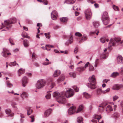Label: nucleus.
<instances>
[{"instance_id": "49530a36", "label": "nucleus", "mask_w": 123, "mask_h": 123, "mask_svg": "<svg viewBox=\"0 0 123 123\" xmlns=\"http://www.w3.org/2000/svg\"><path fill=\"white\" fill-rule=\"evenodd\" d=\"M89 70L90 71H93L94 70V67L91 65L90 66L89 68Z\"/></svg>"}, {"instance_id": "864d4df0", "label": "nucleus", "mask_w": 123, "mask_h": 123, "mask_svg": "<svg viewBox=\"0 0 123 123\" xmlns=\"http://www.w3.org/2000/svg\"><path fill=\"white\" fill-rule=\"evenodd\" d=\"M42 2L44 5H47L48 4V2L47 0H43Z\"/></svg>"}, {"instance_id": "69168bd1", "label": "nucleus", "mask_w": 123, "mask_h": 123, "mask_svg": "<svg viewBox=\"0 0 123 123\" xmlns=\"http://www.w3.org/2000/svg\"><path fill=\"white\" fill-rule=\"evenodd\" d=\"M35 54L34 53H33L32 55V58L34 59L35 58Z\"/></svg>"}, {"instance_id": "680f3d73", "label": "nucleus", "mask_w": 123, "mask_h": 123, "mask_svg": "<svg viewBox=\"0 0 123 123\" xmlns=\"http://www.w3.org/2000/svg\"><path fill=\"white\" fill-rule=\"evenodd\" d=\"M78 51V48H75L74 51V53L75 54H76L77 53Z\"/></svg>"}, {"instance_id": "412c9836", "label": "nucleus", "mask_w": 123, "mask_h": 123, "mask_svg": "<svg viewBox=\"0 0 123 123\" xmlns=\"http://www.w3.org/2000/svg\"><path fill=\"white\" fill-rule=\"evenodd\" d=\"M65 76L63 75H61L59 78L57 80V81L58 83H59L61 81H63L65 79Z\"/></svg>"}, {"instance_id": "e2e57ef3", "label": "nucleus", "mask_w": 123, "mask_h": 123, "mask_svg": "<svg viewBox=\"0 0 123 123\" xmlns=\"http://www.w3.org/2000/svg\"><path fill=\"white\" fill-rule=\"evenodd\" d=\"M46 46L50 48H51L54 47V46L53 45H46Z\"/></svg>"}, {"instance_id": "f03ea898", "label": "nucleus", "mask_w": 123, "mask_h": 123, "mask_svg": "<svg viewBox=\"0 0 123 123\" xmlns=\"http://www.w3.org/2000/svg\"><path fill=\"white\" fill-rule=\"evenodd\" d=\"M16 22V19L15 18H10L9 19L5 21H4V24L5 25H7L9 27H6V29L2 30V31H6L7 30H9L12 26L11 24H14Z\"/></svg>"}, {"instance_id": "79ce46f5", "label": "nucleus", "mask_w": 123, "mask_h": 123, "mask_svg": "<svg viewBox=\"0 0 123 123\" xmlns=\"http://www.w3.org/2000/svg\"><path fill=\"white\" fill-rule=\"evenodd\" d=\"M112 7L113 9L115 11H118L119 9L118 7L114 5L112 6Z\"/></svg>"}, {"instance_id": "0e129e2a", "label": "nucleus", "mask_w": 123, "mask_h": 123, "mask_svg": "<svg viewBox=\"0 0 123 123\" xmlns=\"http://www.w3.org/2000/svg\"><path fill=\"white\" fill-rule=\"evenodd\" d=\"M1 24L2 25H1L0 26V30L2 29L3 27H5V25H4L3 24V23H2Z\"/></svg>"}, {"instance_id": "a878e982", "label": "nucleus", "mask_w": 123, "mask_h": 123, "mask_svg": "<svg viewBox=\"0 0 123 123\" xmlns=\"http://www.w3.org/2000/svg\"><path fill=\"white\" fill-rule=\"evenodd\" d=\"M20 96L22 98H25L27 97L28 96V95L26 92H24L22 94H21Z\"/></svg>"}, {"instance_id": "13d9d810", "label": "nucleus", "mask_w": 123, "mask_h": 123, "mask_svg": "<svg viewBox=\"0 0 123 123\" xmlns=\"http://www.w3.org/2000/svg\"><path fill=\"white\" fill-rule=\"evenodd\" d=\"M118 98V97L117 96H115L113 97V99L114 101L117 100Z\"/></svg>"}, {"instance_id": "473e14b6", "label": "nucleus", "mask_w": 123, "mask_h": 123, "mask_svg": "<svg viewBox=\"0 0 123 123\" xmlns=\"http://www.w3.org/2000/svg\"><path fill=\"white\" fill-rule=\"evenodd\" d=\"M119 75V73L117 72H114L112 74L111 76V77L115 78L117 76Z\"/></svg>"}, {"instance_id": "72a5a7b5", "label": "nucleus", "mask_w": 123, "mask_h": 123, "mask_svg": "<svg viewBox=\"0 0 123 123\" xmlns=\"http://www.w3.org/2000/svg\"><path fill=\"white\" fill-rule=\"evenodd\" d=\"M83 119L81 117H78L77 119V121L78 123H83Z\"/></svg>"}, {"instance_id": "5701e85b", "label": "nucleus", "mask_w": 123, "mask_h": 123, "mask_svg": "<svg viewBox=\"0 0 123 123\" xmlns=\"http://www.w3.org/2000/svg\"><path fill=\"white\" fill-rule=\"evenodd\" d=\"M75 0H66L64 2V3H66L68 4H72L74 3Z\"/></svg>"}, {"instance_id": "6ab92c4d", "label": "nucleus", "mask_w": 123, "mask_h": 123, "mask_svg": "<svg viewBox=\"0 0 123 123\" xmlns=\"http://www.w3.org/2000/svg\"><path fill=\"white\" fill-rule=\"evenodd\" d=\"M83 96L86 98L88 99L91 98L92 96L91 95L89 94L86 92H84L83 93Z\"/></svg>"}, {"instance_id": "de8ad7c7", "label": "nucleus", "mask_w": 123, "mask_h": 123, "mask_svg": "<svg viewBox=\"0 0 123 123\" xmlns=\"http://www.w3.org/2000/svg\"><path fill=\"white\" fill-rule=\"evenodd\" d=\"M110 89L109 88H107L106 90L102 91V93H105L106 92H109L110 91Z\"/></svg>"}, {"instance_id": "7c9ffc66", "label": "nucleus", "mask_w": 123, "mask_h": 123, "mask_svg": "<svg viewBox=\"0 0 123 123\" xmlns=\"http://www.w3.org/2000/svg\"><path fill=\"white\" fill-rule=\"evenodd\" d=\"M106 110V111L109 112V111H112L113 109L110 105H108L107 106Z\"/></svg>"}, {"instance_id": "20e7f679", "label": "nucleus", "mask_w": 123, "mask_h": 123, "mask_svg": "<svg viewBox=\"0 0 123 123\" xmlns=\"http://www.w3.org/2000/svg\"><path fill=\"white\" fill-rule=\"evenodd\" d=\"M116 43H118V44H121L123 43V40L120 41V39L119 37H115L113 38H111L109 42L108 47L110 48L115 45Z\"/></svg>"}, {"instance_id": "f704fd0d", "label": "nucleus", "mask_w": 123, "mask_h": 123, "mask_svg": "<svg viewBox=\"0 0 123 123\" xmlns=\"http://www.w3.org/2000/svg\"><path fill=\"white\" fill-rule=\"evenodd\" d=\"M69 74L71 77H72L74 78L76 77V74L75 73L70 72L69 73Z\"/></svg>"}, {"instance_id": "c85d7f7f", "label": "nucleus", "mask_w": 123, "mask_h": 123, "mask_svg": "<svg viewBox=\"0 0 123 123\" xmlns=\"http://www.w3.org/2000/svg\"><path fill=\"white\" fill-rule=\"evenodd\" d=\"M23 44L25 47H26L29 46V42L27 40H25L23 41Z\"/></svg>"}, {"instance_id": "4be33fe9", "label": "nucleus", "mask_w": 123, "mask_h": 123, "mask_svg": "<svg viewBox=\"0 0 123 123\" xmlns=\"http://www.w3.org/2000/svg\"><path fill=\"white\" fill-rule=\"evenodd\" d=\"M68 20V18L67 17H63L60 18L61 22L65 23L67 22Z\"/></svg>"}, {"instance_id": "4468645a", "label": "nucleus", "mask_w": 123, "mask_h": 123, "mask_svg": "<svg viewBox=\"0 0 123 123\" xmlns=\"http://www.w3.org/2000/svg\"><path fill=\"white\" fill-rule=\"evenodd\" d=\"M22 86L25 87L26 86V85L28 82V79L27 77L26 76L24 77L22 80Z\"/></svg>"}, {"instance_id": "cd10ccee", "label": "nucleus", "mask_w": 123, "mask_h": 123, "mask_svg": "<svg viewBox=\"0 0 123 123\" xmlns=\"http://www.w3.org/2000/svg\"><path fill=\"white\" fill-rule=\"evenodd\" d=\"M93 117L95 119H97L98 122H99V120L101 118V117L100 115H98L97 114H95L93 116Z\"/></svg>"}, {"instance_id": "423d86ee", "label": "nucleus", "mask_w": 123, "mask_h": 123, "mask_svg": "<svg viewBox=\"0 0 123 123\" xmlns=\"http://www.w3.org/2000/svg\"><path fill=\"white\" fill-rule=\"evenodd\" d=\"M46 83V81L44 80H39L37 82L36 84V88L37 89H41L45 86Z\"/></svg>"}, {"instance_id": "a19ab883", "label": "nucleus", "mask_w": 123, "mask_h": 123, "mask_svg": "<svg viewBox=\"0 0 123 123\" xmlns=\"http://www.w3.org/2000/svg\"><path fill=\"white\" fill-rule=\"evenodd\" d=\"M32 110L29 108L27 111V115L29 116L30 115L32 112Z\"/></svg>"}, {"instance_id": "f8f14e48", "label": "nucleus", "mask_w": 123, "mask_h": 123, "mask_svg": "<svg viewBox=\"0 0 123 123\" xmlns=\"http://www.w3.org/2000/svg\"><path fill=\"white\" fill-rule=\"evenodd\" d=\"M5 111L6 114L8 115V116L13 117L14 116V113L12 112L11 110L10 109H6Z\"/></svg>"}, {"instance_id": "6e6552de", "label": "nucleus", "mask_w": 123, "mask_h": 123, "mask_svg": "<svg viewBox=\"0 0 123 123\" xmlns=\"http://www.w3.org/2000/svg\"><path fill=\"white\" fill-rule=\"evenodd\" d=\"M63 92L65 93V96L68 98L73 96L74 94V90L70 88L67 90L66 92Z\"/></svg>"}, {"instance_id": "774afa93", "label": "nucleus", "mask_w": 123, "mask_h": 123, "mask_svg": "<svg viewBox=\"0 0 123 123\" xmlns=\"http://www.w3.org/2000/svg\"><path fill=\"white\" fill-rule=\"evenodd\" d=\"M37 26H42V24L41 23H37Z\"/></svg>"}, {"instance_id": "e433bc0d", "label": "nucleus", "mask_w": 123, "mask_h": 123, "mask_svg": "<svg viewBox=\"0 0 123 123\" xmlns=\"http://www.w3.org/2000/svg\"><path fill=\"white\" fill-rule=\"evenodd\" d=\"M6 83L7 85V86L8 87H11L13 86V85L10 83V82L8 81H6Z\"/></svg>"}, {"instance_id": "37998d69", "label": "nucleus", "mask_w": 123, "mask_h": 123, "mask_svg": "<svg viewBox=\"0 0 123 123\" xmlns=\"http://www.w3.org/2000/svg\"><path fill=\"white\" fill-rule=\"evenodd\" d=\"M17 64V65H18V64L16 63L15 61H14V62H12L10 63V64L9 65L11 66V65H12L13 66H15Z\"/></svg>"}, {"instance_id": "a211bd4d", "label": "nucleus", "mask_w": 123, "mask_h": 123, "mask_svg": "<svg viewBox=\"0 0 123 123\" xmlns=\"http://www.w3.org/2000/svg\"><path fill=\"white\" fill-rule=\"evenodd\" d=\"M121 87V86L120 85L118 84H115L113 86V89L114 90H119Z\"/></svg>"}, {"instance_id": "bb28decb", "label": "nucleus", "mask_w": 123, "mask_h": 123, "mask_svg": "<svg viewBox=\"0 0 123 123\" xmlns=\"http://www.w3.org/2000/svg\"><path fill=\"white\" fill-rule=\"evenodd\" d=\"M8 50L5 49H3V51L2 53V55L4 57H6V54L7 53Z\"/></svg>"}, {"instance_id": "338daca9", "label": "nucleus", "mask_w": 123, "mask_h": 123, "mask_svg": "<svg viewBox=\"0 0 123 123\" xmlns=\"http://www.w3.org/2000/svg\"><path fill=\"white\" fill-rule=\"evenodd\" d=\"M76 6H73V9L74 10H78V8H76Z\"/></svg>"}, {"instance_id": "f3484780", "label": "nucleus", "mask_w": 123, "mask_h": 123, "mask_svg": "<svg viewBox=\"0 0 123 123\" xmlns=\"http://www.w3.org/2000/svg\"><path fill=\"white\" fill-rule=\"evenodd\" d=\"M60 74V71L59 70H57L55 71L53 76L54 77H55L59 76Z\"/></svg>"}, {"instance_id": "a18cd8bd", "label": "nucleus", "mask_w": 123, "mask_h": 123, "mask_svg": "<svg viewBox=\"0 0 123 123\" xmlns=\"http://www.w3.org/2000/svg\"><path fill=\"white\" fill-rule=\"evenodd\" d=\"M100 40L101 43H104L105 41V38L104 37H102L100 38Z\"/></svg>"}, {"instance_id": "bf43d9fd", "label": "nucleus", "mask_w": 123, "mask_h": 123, "mask_svg": "<svg viewBox=\"0 0 123 123\" xmlns=\"http://www.w3.org/2000/svg\"><path fill=\"white\" fill-rule=\"evenodd\" d=\"M34 116H31L30 117L31 119V121L32 122H34Z\"/></svg>"}, {"instance_id": "1a4fd4ad", "label": "nucleus", "mask_w": 123, "mask_h": 123, "mask_svg": "<svg viewBox=\"0 0 123 123\" xmlns=\"http://www.w3.org/2000/svg\"><path fill=\"white\" fill-rule=\"evenodd\" d=\"M84 13L86 19L88 20H90L92 17V15L91 10L89 9L86 10L84 11Z\"/></svg>"}, {"instance_id": "f257e3e1", "label": "nucleus", "mask_w": 123, "mask_h": 123, "mask_svg": "<svg viewBox=\"0 0 123 123\" xmlns=\"http://www.w3.org/2000/svg\"><path fill=\"white\" fill-rule=\"evenodd\" d=\"M53 97L57 99V101L59 103L64 104L66 102L65 98V93L62 92L59 93L58 92H54L53 94Z\"/></svg>"}, {"instance_id": "7ed1b4c3", "label": "nucleus", "mask_w": 123, "mask_h": 123, "mask_svg": "<svg viewBox=\"0 0 123 123\" xmlns=\"http://www.w3.org/2000/svg\"><path fill=\"white\" fill-rule=\"evenodd\" d=\"M89 83L86 84L87 86L91 89H95L96 88L95 84L96 83V81L95 76L93 75L91 77H90L89 78Z\"/></svg>"}, {"instance_id": "5fc2aeb1", "label": "nucleus", "mask_w": 123, "mask_h": 123, "mask_svg": "<svg viewBox=\"0 0 123 123\" xmlns=\"http://www.w3.org/2000/svg\"><path fill=\"white\" fill-rule=\"evenodd\" d=\"M51 14L57 16L58 15V13L55 10H54L52 11Z\"/></svg>"}, {"instance_id": "ea45409f", "label": "nucleus", "mask_w": 123, "mask_h": 123, "mask_svg": "<svg viewBox=\"0 0 123 123\" xmlns=\"http://www.w3.org/2000/svg\"><path fill=\"white\" fill-rule=\"evenodd\" d=\"M8 40L9 41V43H11V46L15 45L14 43H13V39L11 38H9L8 39Z\"/></svg>"}, {"instance_id": "393cba45", "label": "nucleus", "mask_w": 123, "mask_h": 123, "mask_svg": "<svg viewBox=\"0 0 123 123\" xmlns=\"http://www.w3.org/2000/svg\"><path fill=\"white\" fill-rule=\"evenodd\" d=\"M84 108L83 106V105H80L76 111V113H78L82 111Z\"/></svg>"}, {"instance_id": "9b49d317", "label": "nucleus", "mask_w": 123, "mask_h": 123, "mask_svg": "<svg viewBox=\"0 0 123 123\" xmlns=\"http://www.w3.org/2000/svg\"><path fill=\"white\" fill-rule=\"evenodd\" d=\"M117 62L118 64H123V57L118 55L117 57Z\"/></svg>"}, {"instance_id": "b1692460", "label": "nucleus", "mask_w": 123, "mask_h": 123, "mask_svg": "<svg viewBox=\"0 0 123 123\" xmlns=\"http://www.w3.org/2000/svg\"><path fill=\"white\" fill-rule=\"evenodd\" d=\"M112 117L115 119H116L119 117V115L118 113L115 112L112 115Z\"/></svg>"}, {"instance_id": "603ef678", "label": "nucleus", "mask_w": 123, "mask_h": 123, "mask_svg": "<svg viewBox=\"0 0 123 123\" xmlns=\"http://www.w3.org/2000/svg\"><path fill=\"white\" fill-rule=\"evenodd\" d=\"M90 63L89 62H87L86 63L85 65V66L84 67H83V68H84V69L85 70L86 67H87L89 64Z\"/></svg>"}, {"instance_id": "9d476101", "label": "nucleus", "mask_w": 123, "mask_h": 123, "mask_svg": "<svg viewBox=\"0 0 123 123\" xmlns=\"http://www.w3.org/2000/svg\"><path fill=\"white\" fill-rule=\"evenodd\" d=\"M107 50L106 49L104 50V52L101 55L100 57L102 59H106L108 56V53L106 52Z\"/></svg>"}, {"instance_id": "dca6fc26", "label": "nucleus", "mask_w": 123, "mask_h": 123, "mask_svg": "<svg viewBox=\"0 0 123 123\" xmlns=\"http://www.w3.org/2000/svg\"><path fill=\"white\" fill-rule=\"evenodd\" d=\"M52 111V109H49L46 110L44 113V116L46 117H48Z\"/></svg>"}, {"instance_id": "39448f33", "label": "nucleus", "mask_w": 123, "mask_h": 123, "mask_svg": "<svg viewBox=\"0 0 123 123\" xmlns=\"http://www.w3.org/2000/svg\"><path fill=\"white\" fill-rule=\"evenodd\" d=\"M102 20L104 25H106L109 23V18L108 13L106 12L105 11L104 12L102 16Z\"/></svg>"}, {"instance_id": "2eb2a0df", "label": "nucleus", "mask_w": 123, "mask_h": 123, "mask_svg": "<svg viewBox=\"0 0 123 123\" xmlns=\"http://www.w3.org/2000/svg\"><path fill=\"white\" fill-rule=\"evenodd\" d=\"M87 36L85 34L83 35L80 40L79 41V43H81L86 41L87 40Z\"/></svg>"}, {"instance_id": "58836bf2", "label": "nucleus", "mask_w": 123, "mask_h": 123, "mask_svg": "<svg viewBox=\"0 0 123 123\" xmlns=\"http://www.w3.org/2000/svg\"><path fill=\"white\" fill-rule=\"evenodd\" d=\"M103 91L101 88L98 89L96 91L97 94V95L100 94L101 92L102 93V91Z\"/></svg>"}, {"instance_id": "2f4dec72", "label": "nucleus", "mask_w": 123, "mask_h": 123, "mask_svg": "<svg viewBox=\"0 0 123 123\" xmlns=\"http://www.w3.org/2000/svg\"><path fill=\"white\" fill-rule=\"evenodd\" d=\"M25 72L24 70L22 68L20 69L18 71V74L19 76H20V75Z\"/></svg>"}, {"instance_id": "4c0bfd02", "label": "nucleus", "mask_w": 123, "mask_h": 123, "mask_svg": "<svg viewBox=\"0 0 123 123\" xmlns=\"http://www.w3.org/2000/svg\"><path fill=\"white\" fill-rule=\"evenodd\" d=\"M99 32V31L97 29H96L95 30L93 31H91L90 33L91 34H95L97 35H98Z\"/></svg>"}, {"instance_id": "052dcab7", "label": "nucleus", "mask_w": 123, "mask_h": 123, "mask_svg": "<svg viewBox=\"0 0 123 123\" xmlns=\"http://www.w3.org/2000/svg\"><path fill=\"white\" fill-rule=\"evenodd\" d=\"M98 59H97L96 60L95 62L94 66L95 67H96L98 65V63L97 61H98Z\"/></svg>"}, {"instance_id": "c756f323", "label": "nucleus", "mask_w": 123, "mask_h": 123, "mask_svg": "<svg viewBox=\"0 0 123 123\" xmlns=\"http://www.w3.org/2000/svg\"><path fill=\"white\" fill-rule=\"evenodd\" d=\"M93 26L95 27H98L99 25V22L97 21H95L93 22Z\"/></svg>"}, {"instance_id": "6e6d98bb", "label": "nucleus", "mask_w": 123, "mask_h": 123, "mask_svg": "<svg viewBox=\"0 0 123 123\" xmlns=\"http://www.w3.org/2000/svg\"><path fill=\"white\" fill-rule=\"evenodd\" d=\"M17 104L16 103L14 102H13L11 104V105L12 107L16 108V105H17Z\"/></svg>"}, {"instance_id": "3c124183", "label": "nucleus", "mask_w": 123, "mask_h": 123, "mask_svg": "<svg viewBox=\"0 0 123 123\" xmlns=\"http://www.w3.org/2000/svg\"><path fill=\"white\" fill-rule=\"evenodd\" d=\"M51 97V94L50 93H48L45 96V98L47 99H49Z\"/></svg>"}, {"instance_id": "c03bdc74", "label": "nucleus", "mask_w": 123, "mask_h": 123, "mask_svg": "<svg viewBox=\"0 0 123 123\" xmlns=\"http://www.w3.org/2000/svg\"><path fill=\"white\" fill-rule=\"evenodd\" d=\"M51 16L53 20H55L56 18V15L51 14Z\"/></svg>"}, {"instance_id": "c9c22d12", "label": "nucleus", "mask_w": 123, "mask_h": 123, "mask_svg": "<svg viewBox=\"0 0 123 123\" xmlns=\"http://www.w3.org/2000/svg\"><path fill=\"white\" fill-rule=\"evenodd\" d=\"M73 37L72 35H71L70 37V38L68 40V43L71 44L73 42Z\"/></svg>"}, {"instance_id": "4d7b16f0", "label": "nucleus", "mask_w": 123, "mask_h": 123, "mask_svg": "<svg viewBox=\"0 0 123 123\" xmlns=\"http://www.w3.org/2000/svg\"><path fill=\"white\" fill-rule=\"evenodd\" d=\"M75 34L76 36L79 37L82 36V35L79 32H77Z\"/></svg>"}, {"instance_id": "0eeeda50", "label": "nucleus", "mask_w": 123, "mask_h": 123, "mask_svg": "<svg viewBox=\"0 0 123 123\" xmlns=\"http://www.w3.org/2000/svg\"><path fill=\"white\" fill-rule=\"evenodd\" d=\"M54 80L53 78L49 79L47 81V87L49 92L55 86V84L54 82Z\"/></svg>"}, {"instance_id": "09e8293b", "label": "nucleus", "mask_w": 123, "mask_h": 123, "mask_svg": "<svg viewBox=\"0 0 123 123\" xmlns=\"http://www.w3.org/2000/svg\"><path fill=\"white\" fill-rule=\"evenodd\" d=\"M103 106L100 105L99 106V108H98L100 112L102 111L104 108Z\"/></svg>"}, {"instance_id": "8fccbe9b", "label": "nucleus", "mask_w": 123, "mask_h": 123, "mask_svg": "<svg viewBox=\"0 0 123 123\" xmlns=\"http://www.w3.org/2000/svg\"><path fill=\"white\" fill-rule=\"evenodd\" d=\"M73 87L75 91L76 92H78L79 91V89L76 86H73Z\"/></svg>"}, {"instance_id": "ddd939ff", "label": "nucleus", "mask_w": 123, "mask_h": 123, "mask_svg": "<svg viewBox=\"0 0 123 123\" xmlns=\"http://www.w3.org/2000/svg\"><path fill=\"white\" fill-rule=\"evenodd\" d=\"M76 108L74 107H72L69 109L68 112L69 114H73L76 112Z\"/></svg>"}, {"instance_id": "aec40b11", "label": "nucleus", "mask_w": 123, "mask_h": 123, "mask_svg": "<svg viewBox=\"0 0 123 123\" xmlns=\"http://www.w3.org/2000/svg\"><path fill=\"white\" fill-rule=\"evenodd\" d=\"M84 68H83V67L81 66L80 67H79L77 68H76V70L77 71H78L80 73H81L82 72L84 71L85 70Z\"/></svg>"}]
</instances>
